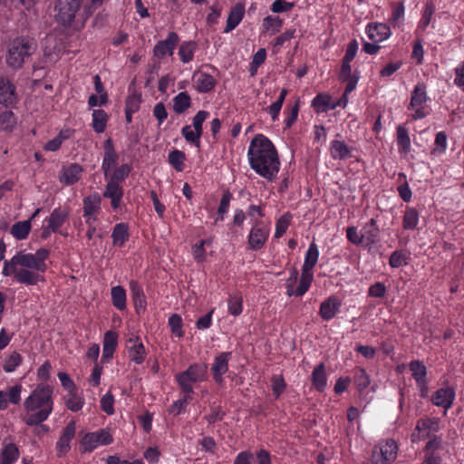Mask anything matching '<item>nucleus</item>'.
Wrapping results in <instances>:
<instances>
[{
    "label": "nucleus",
    "mask_w": 464,
    "mask_h": 464,
    "mask_svg": "<svg viewBox=\"0 0 464 464\" xmlns=\"http://www.w3.org/2000/svg\"><path fill=\"white\" fill-rule=\"evenodd\" d=\"M312 383L318 392H323L326 386V373L324 364H318L312 372Z\"/></svg>",
    "instance_id": "27"
},
{
    "label": "nucleus",
    "mask_w": 464,
    "mask_h": 464,
    "mask_svg": "<svg viewBox=\"0 0 464 464\" xmlns=\"http://www.w3.org/2000/svg\"><path fill=\"white\" fill-rule=\"evenodd\" d=\"M331 155L334 159L343 160L350 154L348 146L341 140H333L331 144Z\"/></svg>",
    "instance_id": "41"
},
{
    "label": "nucleus",
    "mask_w": 464,
    "mask_h": 464,
    "mask_svg": "<svg viewBox=\"0 0 464 464\" xmlns=\"http://www.w3.org/2000/svg\"><path fill=\"white\" fill-rule=\"evenodd\" d=\"M75 421L71 420L63 429V433L57 441L56 448L58 456H62L71 449L70 442L75 436Z\"/></svg>",
    "instance_id": "12"
},
{
    "label": "nucleus",
    "mask_w": 464,
    "mask_h": 464,
    "mask_svg": "<svg viewBox=\"0 0 464 464\" xmlns=\"http://www.w3.org/2000/svg\"><path fill=\"white\" fill-rule=\"evenodd\" d=\"M179 42L177 33L169 32L167 39L159 41L153 48V55L158 59H163L166 55L171 56Z\"/></svg>",
    "instance_id": "9"
},
{
    "label": "nucleus",
    "mask_w": 464,
    "mask_h": 464,
    "mask_svg": "<svg viewBox=\"0 0 464 464\" xmlns=\"http://www.w3.org/2000/svg\"><path fill=\"white\" fill-rule=\"evenodd\" d=\"M455 397V391L451 387L440 388L435 392L432 396V402L436 406L442 407L444 409L450 408Z\"/></svg>",
    "instance_id": "16"
},
{
    "label": "nucleus",
    "mask_w": 464,
    "mask_h": 464,
    "mask_svg": "<svg viewBox=\"0 0 464 464\" xmlns=\"http://www.w3.org/2000/svg\"><path fill=\"white\" fill-rule=\"evenodd\" d=\"M259 225L260 223H256L249 234L248 243L253 250L262 248L268 237V230L264 227H259Z\"/></svg>",
    "instance_id": "15"
},
{
    "label": "nucleus",
    "mask_w": 464,
    "mask_h": 464,
    "mask_svg": "<svg viewBox=\"0 0 464 464\" xmlns=\"http://www.w3.org/2000/svg\"><path fill=\"white\" fill-rule=\"evenodd\" d=\"M101 198L98 194L91 195L83 199V212L85 217L92 216L99 208Z\"/></svg>",
    "instance_id": "38"
},
{
    "label": "nucleus",
    "mask_w": 464,
    "mask_h": 464,
    "mask_svg": "<svg viewBox=\"0 0 464 464\" xmlns=\"http://www.w3.org/2000/svg\"><path fill=\"white\" fill-rule=\"evenodd\" d=\"M15 280L20 284H25L28 285H35L39 282H44V277L39 274V272L32 271L26 268L17 269L15 272Z\"/></svg>",
    "instance_id": "21"
},
{
    "label": "nucleus",
    "mask_w": 464,
    "mask_h": 464,
    "mask_svg": "<svg viewBox=\"0 0 464 464\" xmlns=\"http://www.w3.org/2000/svg\"><path fill=\"white\" fill-rule=\"evenodd\" d=\"M319 256V251L315 243H311L306 252L303 269L304 271H311L312 268L316 265Z\"/></svg>",
    "instance_id": "40"
},
{
    "label": "nucleus",
    "mask_w": 464,
    "mask_h": 464,
    "mask_svg": "<svg viewBox=\"0 0 464 464\" xmlns=\"http://www.w3.org/2000/svg\"><path fill=\"white\" fill-rule=\"evenodd\" d=\"M283 20L278 16L267 15L263 20V27L266 31L270 29L273 30V33H278L282 27Z\"/></svg>",
    "instance_id": "52"
},
{
    "label": "nucleus",
    "mask_w": 464,
    "mask_h": 464,
    "mask_svg": "<svg viewBox=\"0 0 464 464\" xmlns=\"http://www.w3.org/2000/svg\"><path fill=\"white\" fill-rule=\"evenodd\" d=\"M398 446L395 440H387L383 444L375 446L370 459L371 464H392L397 458Z\"/></svg>",
    "instance_id": "6"
},
{
    "label": "nucleus",
    "mask_w": 464,
    "mask_h": 464,
    "mask_svg": "<svg viewBox=\"0 0 464 464\" xmlns=\"http://www.w3.org/2000/svg\"><path fill=\"white\" fill-rule=\"evenodd\" d=\"M19 457V450L14 443L5 444L0 453V464H13Z\"/></svg>",
    "instance_id": "28"
},
{
    "label": "nucleus",
    "mask_w": 464,
    "mask_h": 464,
    "mask_svg": "<svg viewBox=\"0 0 464 464\" xmlns=\"http://www.w3.org/2000/svg\"><path fill=\"white\" fill-rule=\"evenodd\" d=\"M141 103V93L134 92L131 95H129L125 100V111L136 112L139 111Z\"/></svg>",
    "instance_id": "49"
},
{
    "label": "nucleus",
    "mask_w": 464,
    "mask_h": 464,
    "mask_svg": "<svg viewBox=\"0 0 464 464\" xmlns=\"http://www.w3.org/2000/svg\"><path fill=\"white\" fill-rule=\"evenodd\" d=\"M113 438L107 429L86 433L80 440L81 453L92 452L98 445H109Z\"/></svg>",
    "instance_id": "7"
},
{
    "label": "nucleus",
    "mask_w": 464,
    "mask_h": 464,
    "mask_svg": "<svg viewBox=\"0 0 464 464\" xmlns=\"http://www.w3.org/2000/svg\"><path fill=\"white\" fill-rule=\"evenodd\" d=\"M312 106L316 112H325L332 109L331 96L328 94L319 93L312 101Z\"/></svg>",
    "instance_id": "36"
},
{
    "label": "nucleus",
    "mask_w": 464,
    "mask_h": 464,
    "mask_svg": "<svg viewBox=\"0 0 464 464\" xmlns=\"http://www.w3.org/2000/svg\"><path fill=\"white\" fill-rule=\"evenodd\" d=\"M208 112L206 111H199L197 112V114L193 117V127L195 131L198 134H200L202 136L203 133V122L208 118Z\"/></svg>",
    "instance_id": "56"
},
{
    "label": "nucleus",
    "mask_w": 464,
    "mask_h": 464,
    "mask_svg": "<svg viewBox=\"0 0 464 464\" xmlns=\"http://www.w3.org/2000/svg\"><path fill=\"white\" fill-rule=\"evenodd\" d=\"M419 212L414 208H407L403 216V228L414 229L418 224Z\"/></svg>",
    "instance_id": "42"
},
{
    "label": "nucleus",
    "mask_w": 464,
    "mask_h": 464,
    "mask_svg": "<svg viewBox=\"0 0 464 464\" xmlns=\"http://www.w3.org/2000/svg\"><path fill=\"white\" fill-rule=\"evenodd\" d=\"M185 159L186 155L181 150H174L169 153V162L178 171L183 170Z\"/></svg>",
    "instance_id": "46"
},
{
    "label": "nucleus",
    "mask_w": 464,
    "mask_h": 464,
    "mask_svg": "<svg viewBox=\"0 0 464 464\" xmlns=\"http://www.w3.org/2000/svg\"><path fill=\"white\" fill-rule=\"evenodd\" d=\"M111 294L112 304L119 310H124L126 308L125 289L121 285L113 286Z\"/></svg>",
    "instance_id": "37"
},
{
    "label": "nucleus",
    "mask_w": 464,
    "mask_h": 464,
    "mask_svg": "<svg viewBox=\"0 0 464 464\" xmlns=\"http://www.w3.org/2000/svg\"><path fill=\"white\" fill-rule=\"evenodd\" d=\"M181 134L185 138V140L197 147L200 145V134H198L195 130H192L189 125H186L181 130Z\"/></svg>",
    "instance_id": "54"
},
{
    "label": "nucleus",
    "mask_w": 464,
    "mask_h": 464,
    "mask_svg": "<svg viewBox=\"0 0 464 464\" xmlns=\"http://www.w3.org/2000/svg\"><path fill=\"white\" fill-rule=\"evenodd\" d=\"M103 148L104 154L102 159V169L103 171L105 178H107L111 168L116 165L119 155L117 154L114 149L113 141L111 138H108L104 141Z\"/></svg>",
    "instance_id": "10"
},
{
    "label": "nucleus",
    "mask_w": 464,
    "mask_h": 464,
    "mask_svg": "<svg viewBox=\"0 0 464 464\" xmlns=\"http://www.w3.org/2000/svg\"><path fill=\"white\" fill-rule=\"evenodd\" d=\"M31 219L14 223L11 227V234L17 240L25 239L31 231Z\"/></svg>",
    "instance_id": "32"
},
{
    "label": "nucleus",
    "mask_w": 464,
    "mask_h": 464,
    "mask_svg": "<svg viewBox=\"0 0 464 464\" xmlns=\"http://www.w3.org/2000/svg\"><path fill=\"white\" fill-rule=\"evenodd\" d=\"M362 237L368 244H375L379 238V227H363Z\"/></svg>",
    "instance_id": "61"
},
{
    "label": "nucleus",
    "mask_w": 464,
    "mask_h": 464,
    "mask_svg": "<svg viewBox=\"0 0 464 464\" xmlns=\"http://www.w3.org/2000/svg\"><path fill=\"white\" fill-rule=\"evenodd\" d=\"M313 278L314 276L311 271H304V269L302 268L300 283L295 290L296 296H302L308 291Z\"/></svg>",
    "instance_id": "45"
},
{
    "label": "nucleus",
    "mask_w": 464,
    "mask_h": 464,
    "mask_svg": "<svg viewBox=\"0 0 464 464\" xmlns=\"http://www.w3.org/2000/svg\"><path fill=\"white\" fill-rule=\"evenodd\" d=\"M291 218V214L285 213L277 219L276 225L275 237L279 238L285 233L286 229L290 225Z\"/></svg>",
    "instance_id": "47"
},
{
    "label": "nucleus",
    "mask_w": 464,
    "mask_h": 464,
    "mask_svg": "<svg viewBox=\"0 0 464 464\" xmlns=\"http://www.w3.org/2000/svg\"><path fill=\"white\" fill-rule=\"evenodd\" d=\"M108 114L104 110H93L92 128L97 133H102L106 129Z\"/></svg>",
    "instance_id": "35"
},
{
    "label": "nucleus",
    "mask_w": 464,
    "mask_h": 464,
    "mask_svg": "<svg viewBox=\"0 0 464 464\" xmlns=\"http://www.w3.org/2000/svg\"><path fill=\"white\" fill-rule=\"evenodd\" d=\"M129 358L140 364L145 360V348L139 336H133L127 340Z\"/></svg>",
    "instance_id": "11"
},
{
    "label": "nucleus",
    "mask_w": 464,
    "mask_h": 464,
    "mask_svg": "<svg viewBox=\"0 0 464 464\" xmlns=\"http://www.w3.org/2000/svg\"><path fill=\"white\" fill-rule=\"evenodd\" d=\"M207 372V366L204 364H192L186 371L178 374L182 379H186L190 382L202 381Z\"/></svg>",
    "instance_id": "24"
},
{
    "label": "nucleus",
    "mask_w": 464,
    "mask_h": 464,
    "mask_svg": "<svg viewBox=\"0 0 464 464\" xmlns=\"http://www.w3.org/2000/svg\"><path fill=\"white\" fill-rule=\"evenodd\" d=\"M53 389L46 383H41L32 392L24 401V406L26 411H38L29 414L24 422L28 426H37L44 421L53 411L52 400Z\"/></svg>",
    "instance_id": "2"
},
{
    "label": "nucleus",
    "mask_w": 464,
    "mask_h": 464,
    "mask_svg": "<svg viewBox=\"0 0 464 464\" xmlns=\"http://www.w3.org/2000/svg\"><path fill=\"white\" fill-rule=\"evenodd\" d=\"M153 115L158 120L160 125L167 119L168 112L163 102H158L154 106Z\"/></svg>",
    "instance_id": "64"
},
{
    "label": "nucleus",
    "mask_w": 464,
    "mask_h": 464,
    "mask_svg": "<svg viewBox=\"0 0 464 464\" xmlns=\"http://www.w3.org/2000/svg\"><path fill=\"white\" fill-rule=\"evenodd\" d=\"M82 170L80 164L72 163L69 167L63 168L60 181L65 185H72L80 179Z\"/></svg>",
    "instance_id": "23"
},
{
    "label": "nucleus",
    "mask_w": 464,
    "mask_h": 464,
    "mask_svg": "<svg viewBox=\"0 0 464 464\" xmlns=\"http://www.w3.org/2000/svg\"><path fill=\"white\" fill-rule=\"evenodd\" d=\"M118 344V334L114 331H107L103 337V346L116 349Z\"/></svg>",
    "instance_id": "63"
},
{
    "label": "nucleus",
    "mask_w": 464,
    "mask_h": 464,
    "mask_svg": "<svg viewBox=\"0 0 464 464\" xmlns=\"http://www.w3.org/2000/svg\"><path fill=\"white\" fill-rule=\"evenodd\" d=\"M230 353H221L215 358V362L211 367L213 378L217 383L222 382V375L228 370V359Z\"/></svg>",
    "instance_id": "14"
},
{
    "label": "nucleus",
    "mask_w": 464,
    "mask_h": 464,
    "mask_svg": "<svg viewBox=\"0 0 464 464\" xmlns=\"http://www.w3.org/2000/svg\"><path fill=\"white\" fill-rule=\"evenodd\" d=\"M354 383L360 392L370 385V377L363 368H356L354 370Z\"/></svg>",
    "instance_id": "43"
},
{
    "label": "nucleus",
    "mask_w": 464,
    "mask_h": 464,
    "mask_svg": "<svg viewBox=\"0 0 464 464\" xmlns=\"http://www.w3.org/2000/svg\"><path fill=\"white\" fill-rule=\"evenodd\" d=\"M69 217L67 210H62L60 208H55L48 218V224L53 232H56L61 227Z\"/></svg>",
    "instance_id": "29"
},
{
    "label": "nucleus",
    "mask_w": 464,
    "mask_h": 464,
    "mask_svg": "<svg viewBox=\"0 0 464 464\" xmlns=\"http://www.w3.org/2000/svg\"><path fill=\"white\" fill-rule=\"evenodd\" d=\"M294 6V2H286L285 0H275L271 5V10L274 13H283L291 10Z\"/></svg>",
    "instance_id": "59"
},
{
    "label": "nucleus",
    "mask_w": 464,
    "mask_h": 464,
    "mask_svg": "<svg viewBox=\"0 0 464 464\" xmlns=\"http://www.w3.org/2000/svg\"><path fill=\"white\" fill-rule=\"evenodd\" d=\"M77 392L78 390L71 391L65 397L66 407L73 412L82 410L84 403L83 399L78 395Z\"/></svg>",
    "instance_id": "39"
},
{
    "label": "nucleus",
    "mask_w": 464,
    "mask_h": 464,
    "mask_svg": "<svg viewBox=\"0 0 464 464\" xmlns=\"http://www.w3.org/2000/svg\"><path fill=\"white\" fill-rule=\"evenodd\" d=\"M406 259V254L401 251H394L390 256L389 264L392 267H400L407 264Z\"/></svg>",
    "instance_id": "58"
},
{
    "label": "nucleus",
    "mask_w": 464,
    "mask_h": 464,
    "mask_svg": "<svg viewBox=\"0 0 464 464\" xmlns=\"http://www.w3.org/2000/svg\"><path fill=\"white\" fill-rule=\"evenodd\" d=\"M123 196V188L119 183L110 180L103 192V197L111 198L112 208L116 209L120 207Z\"/></svg>",
    "instance_id": "20"
},
{
    "label": "nucleus",
    "mask_w": 464,
    "mask_h": 464,
    "mask_svg": "<svg viewBox=\"0 0 464 464\" xmlns=\"http://www.w3.org/2000/svg\"><path fill=\"white\" fill-rule=\"evenodd\" d=\"M271 386L275 398L278 399L286 388L283 375H273L271 378Z\"/></svg>",
    "instance_id": "50"
},
{
    "label": "nucleus",
    "mask_w": 464,
    "mask_h": 464,
    "mask_svg": "<svg viewBox=\"0 0 464 464\" xmlns=\"http://www.w3.org/2000/svg\"><path fill=\"white\" fill-rule=\"evenodd\" d=\"M58 378L61 381L62 386L69 392L73 390H78L73 381L71 379L70 375L66 372H58Z\"/></svg>",
    "instance_id": "62"
},
{
    "label": "nucleus",
    "mask_w": 464,
    "mask_h": 464,
    "mask_svg": "<svg viewBox=\"0 0 464 464\" xmlns=\"http://www.w3.org/2000/svg\"><path fill=\"white\" fill-rule=\"evenodd\" d=\"M18 95L15 85L7 78L0 77V104L5 108H16Z\"/></svg>",
    "instance_id": "8"
},
{
    "label": "nucleus",
    "mask_w": 464,
    "mask_h": 464,
    "mask_svg": "<svg viewBox=\"0 0 464 464\" xmlns=\"http://www.w3.org/2000/svg\"><path fill=\"white\" fill-rule=\"evenodd\" d=\"M82 5V0H57L54 7L55 20L64 27H71Z\"/></svg>",
    "instance_id": "5"
},
{
    "label": "nucleus",
    "mask_w": 464,
    "mask_h": 464,
    "mask_svg": "<svg viewBox=\"0 0 464 464\" xmlns=\"http://www.w3.org/2000/svg\"><path fill=\"white\" fill-rule=\"evenodd\" d=\"M130 288L136 313L140 314L146 308V298L143 289L137 281L133 280L130 282Z\"/></svg>",
    "instance_id": "19"
},
{
    "label": "nucleus",
    "mask_w": 464,
    "mask_h": 464,
    "mask_svg": "<svg viewBox=\"0 0 464 464\" xmlns=\"http://www.w3.org/2000/svg\"><path fill=\"white\" fill-rule=\"evenodd\" d=\"M193 80L196 82V88L198 92H208L212 91L216 85V81L213 76L206 72H195Z\"/></svg>",
    "instance_id": "22"
},
{
    "label": "nucleus",
    "mask_w": 464,
    "mask_h": 464,
    "mask_svg": "<svg viewBox=\"0 0 464 464\" xmlns=\"http://www.w3.org/2000/svg\"><path fill=\"white\" fill-rule=\"evenodd\" d=\"M191 98L187 92H181L173 98V111L181 114L191 107Z\"/></svg>",
    "instance_id": "30"
},
{
    "label": "nucleus",
    "mask_w": 464,
    "mask_h": 464,
    "mask_svg": "<svg viewBox=\"0 0 464 464\" xmlns=\"http://www.w3.org/2000/svg\"><path fill=\"white\" fill-rule=\"evenodd\" d=\"M427 101L426 87L423 83H419L415 86L411 98V102L408 106L409 110H414L416 107L421 106Z\"/></svg>",
    "instance_id": "26"
},
{
    "label": "nucleus",
    "mask_w": 464,
    "mask_h": 464,
    "mask_svg": "<svg viewBox=\"0 0 464 464\" xmlns=\"http://www.w3.org/2000/svg\"><path fill=\"white\" fill-rule=\"evenodd\" d=\"M114 397L111 393H106L101 399V408L108 415H111L114 412L113 408Z\"/></svg>",
    "instance_id": "57"
},
{
    "label": "nucleus",
    "mask_w": 464,
    "mask_h": 464,
    "mask_svg": "<svg viewBox=\"0 0 464 464\" xmlns=\"http://www.w3.org/2000/svg\"><path fill=\"white\" fill-rule=\"evenodd\" d=\"M94 88L97 93L100 94V104L104 105L108 102V93L105 91L103 83L102 82L101 77L96 74L94 77Z\"/></svg>",
    "instance_id": "55"
},
{
    "label": "nucleus",
    "mask_w": 464,
    "mask_h": 464,
    "mask_svg": "<svg viewBox=\"0 0 464 464\" xmlns=\"http://www.w3.org/2000/svg\"><path fill=\"white\" fill-rule=\"evenodd\" d=\"M17 124V119L11 110L0 113V128L7 132H12Z\"/></svg>",
    "instance_id": "34"
},
{
    "label": "nucleus",
    "mask_w": 464,
    "mask_h": 464,
    "mask_svg": "<svg viewBox=\"0 0 464 464\" xmlns=\"http://www.w3.org/2000/svg\"><path fill=\"white\" fill-rule=\"evenodd\" d=\"M111 237L113 246H122L130 237L128 225L125 223L116 224L113 227Z\"/></svg>",
    "instance_id": "25"
},
{
    "label": "nucleus",
    "mask_w": 464,
    "mask_h": 464,
    "mask_svg": "<svg viewBox=\"0 0 464 464\" xmlns=\"http://www.w3.org/2000/svg\"><path fill=\"white\" fill-rule=\"evenodd\" d=\"M22 362V356L17 352H13L5 361L3 369L6 372H12Z\"/></svg>",
    "instance_id": "48"
},
{
    "label": "nucleus",
    "mask_w": 464,
    "mask_h": 464,
    "mask_svg": "<svg viewBox=\"0 0 464 464\" xmlns=\"http://www.w3.org/2000/svg\"><path fill=\"white\" fill-rule=\"evenodd\" d=\"M409 367L417 384L425 386L426 366L420 361H412L410 362Z\"/></svg>",
    "instance_id": "33"
},
{
    "label": "nucleus",
    "mask_w": 464,
    "mask_h": 464,
    "mask_svg": "<svg viewBox=\"0 0 464 464\" xmlns=\"http://www.w3.org/2000/svg\"><path fill=\"white\" fill-rule=\"evenodd\" d=\"M249 164L258 175L273 181L280 167L277 150L273 142L263 134H256L248 148Z\"/></svg>",
    "instance_id": "1"
},
{
    "label": "nucleus",
    "mask_w": 464,
    "mask_h": 464,
    "mask_svg": "<svg viewBox=\"0 0 464 464\" xmlns=\"http://www.w3.org/2000/svg\"><path fill=\"white\" fill-rule=\"evenodd\" d=\"M169 325L171 329V333L178 336L182 337L184 333L182 331V318L178 314H173L169 318Z\"/></svg>",
    "instance_id": "51"
},
{
    "label": "nucleus",
    "mask_w": 464,
    "mask_h": 464,
    "mask_svg": "<svg viewBox=\"0 0 464 464\" xmlns=\"http://www.w3.org/2000/svg\"><path fill=\"white\" fill-rule=\"evenodd\" d=\"M49 255L50 250L46 248H40L35 254H25L19 251L13 256V263L24 268L44 273L48 268L45 260L49 257Z\"/></svg>",
    "instance_id": "4"
},
{
    "label": "nucleus",
    "mask_w": 464,
    "mask_h": 464,
    "mask_svg": "<svg viewBox=\"0 0 464 464\" xmlns=\"http://www.w3.org/2000/svg\"><path fill=\"white\" fill-rule=\"evenodd\" d=\"M36 50L37 43L34 38L28 36L16 37L8 45L6 63L12 69H20L26 59L33 55Z\"/></svg>",
    "instance_id": "3"
},
{
    "label": "nucleus",
    "mask_w": 464,
    "mask_h": 464,
    "mask_svg": "<svg viewBox=\"0 0 464 464\" xmlns=\"http://www.w3.org/2000/svg\"><path fill=\"white\" fill-rule=\"evenodd\" d=\"M195 41L183 42L179 48V55L182 63H188L194 58V52L197 49Z\"/></svg>",
    "instance_id": "31"
},
{
    "label": "nucleus",
    "mask_w": 464,
    "mask_h": 464,
    "mask_svg": "<svg viewBox=\"0 0 464 464\" xmlns=\"http://www.w3.org/2000/svg\"><path fill=\"white\" fill-rule=\"evenodd\" d=\"M369 38L374 43H381L391 35V28L383 23H371L366 27Z\"/></svg>",
    "instance_id": "13"
},
{
    "label": "nucleus",
    "mask_w": 464,
    "mask_h": 464,
    "mask_svg": "<svg viewBox=\"0 0 464 464\" xmlns=\"http://www.w3.org/2000/svg\"><path fill=\"white\" fill-rule=\"evenodd\" d=\"M244 14L245 5L237 3L229 11L224 33H229L234 30L242 21Z\"/></svg>",
    "instance_id": "18"
},
{
    "label": "nucleus",
    "mask_w": 464,
    "mask_h": 464,
    "mask_svg": "<svg viewBox=\"0 0 464 464\" xmlns=\"http://www.w3.org/2000/svg\"><path fill=\"white\" fill-rule=\"evenodd\" d=\"M229 313L235 316L242 313V299L241 297L233 296L228 300Z\"/></svg>",
    "instance_id": "60"
},
{
    "label": "nucleus",
    "mask_w": 464,
    "mask_h": 464,
    "mask_svg": "<svg viewBox=\"0 0 464 464\" xmlns=\"http://www.w3.org/2000/svg\"><path fill=\"white\" fill-rule=\"evenodd\" d=\"M131 166L125 163L115 169L113 173L111 176V181L119 183L120 181H123L130 173Z\"/></svg>",
    "instance_id": "53"
},
{
    "label": "nucleus",
    "mask_w": 464,
    "mask_h": 464,
    "mask_svg": "<svg viewBox=\"0 0 464 464\" xmlns=\"http://www.w3.org/2000/svg\"><path fill=\"white\" fill-rule=\"evenodd\" d=\"M341 306V301L334 295L330 296L320 305L319 314L326 321L333 319Z\"/></svg>",
    "instance_id": "17"
},
{
    "label": "nucleus",
    "mask_w": 464,
    "mask_h": 464,
    "mask_svg": "<svg viewBox=\"0 0 464 464\" xmlns=\"http://www.w3.org/2000/svg\"><path fill=\"white\" fill-rule=\"evenodd\" d=\"M397 142H398V145L400 146L401 150L403 152L407 153L410 151V149H411L410 136H409L407 129L402 125H399L397 127Z\"/></svg>",
    "instance_id": "44"
}]
</instances>
